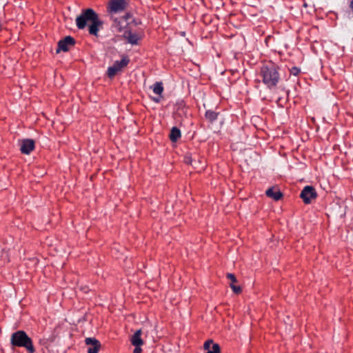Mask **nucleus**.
<instances>
[{
    "label": "nucleus",
    "mask_w": 353,
    "mask_h": 353,
    "mask_svg": "<svg viewBox=\"0 0 353 353\" xmlns=\"http://www.w3.org/2000/svg\"><path fill=\"white\" fill-rule=\"evenodd\" d=\"M133 18V16L132 14L130 13V12H126L123 17V19L126 21V22H128L132 20V19Z\"/></svg>",
    "instance_id": "obj_23"
},
{
    "label": "nucleus",
    "mask_w": 353,
    "mask_h": 353,
    "mask_svg": "<svg viewBox=\"0 0 353 353\" xmlns=\"http://www.w3.org/2000/svg\"><path fill=\"white\" fill-rule=\"evenodd\" d=\"M142 24V21L140 19L133 17L131 21L127 22L125 27H130L131 26H138Z\"/></svg>",
    "instance_id": "obj_18"
},
{
    "label": "nucleus",
    "mask_w": 353,
    "mask_h": 353,
    "mask_svg": "<svg viewBox=\"0 0 353 353\" xmlns=\"http://www.w3.org/2000/svg\"><path fill=\"white\" fill-rule=\"evenodd\" d=\"M10 343L13 347H25L29 353H34L32 341L23 330H18L12 334Z\"/></svg>",
    "instance_id": "obj_3"
},
{
    "label": "nucleus",
    "mask_w": 353,
    "mask_h": 353,
    "mask_svg": "<svg viewBox=\"0 0 353 353\" xmlns=\"http://www.w3.org/2000/svg\"><path fill=\"white\" fill-rule=\"evenodd\" d=\"M134 349L133 352L134 353H141L142 352V349L141 348V346H134Z\"/></svg>",
    "instance_id": "obj_26"
},
{
    "label": "nucleus",
    "mask_w": 353,
    "mask_h": 353,
    "mask_svg": "<svg viewBox=\"0 0 353 353\" xmlns=\"http://www.w3.org/2000/svg\"><path fill=\"white\" fill-rule=\"evenodd\" d=\"M279 101H281V97L278 99L276 103H278Z\"/></svg>",
    "instance_id": "obj_30"
},
{
    "label": "nucleus",
    "mask_w": 353,
    "mask_h": 353,
    "mask_svg": "<svg viewBox=\"0 0 353 353\" xmlns=\"http://www.w3.org/2000/svg\"><path fill=\"white\" fill-rule=\"evenodd\" d=\"M231 289L235 294H240L242 292V289L239 285L231 286Z\"/></svg>",
    "instance_id": "obj_25"
},
{
    "label": "nucleus",
    "mask_w": 353,
    "mask_h": 353,
    "mask_svg": "<svg viewBox=\"0 0 353 353\" xmlns=\"http://www.w3.org/2000/svg\"><path fill=\"white\" fill-rule=\"evenodd\" d=\"M198 159H196V168H199V164H201L202 163V161L199 159V156L196 157Z\"/></svg>",
    "instance_id": "obj_28"
},
{
    "label": "nucleus",
    "mask_w": 353,
    "mask_h": 353,
    "mask_svg": "<svg viewBox=\"0 0 353 353\" xmlns=\"http://www.w3.org/2000/svg\"><path fill=\"white\" fill-rule=\"evenodd\" d=\"M234 283H232H232L230 285V287H231V286H236V285H234Z\"/></svg>",
    "instance_id": "obj_31"
},
{
    "label": "nucleus",
    "mask_w": 353,
    "mask_h": 353,
    "mask_svg": "<svg viewBox=\"0 0 353 353\" xmlns=\"http://www.w3.org/2000/svg\"><path fill=\"white\" fill-rule=\"evenodd\" d=\"M300 197L303 199L305 204H310L312 199L317 197V193L313 186L306 185L301 190Z\"/></svg>",
    "instance_id": "obj_6"
},
{
    "label": "nucleus",
    "mask_w": 353,
    "mask_h": 353,
    "mask_svg": "<svg viewBox=\"0 0 353 353\" xmlns=\"http://www.w3.org/2000/svg\"><path fill=\"white\" fill-rule=\"evenodd\" d=\"M152 101H154V102H156V103H159V101H160V99H159V98H158V97H153V98H152Z\"/></svg>",
    "instance_id": "obj_29"
},
{
    "label": "nucleus",
    "mask_w": 353,
    "mask_h": 353,
    "mask_svg": "<svg viewBox=\"0 0 353 353\" xmlns=\"http://www.w3.org/2000/svg\"><path fill=\"white\" fill-rule=\"evenodd\" d=\"M119 70L113 65L108 68V76L110 78L114 77Z\"/></svg>",
    "instance_id": "obj_19"
},
{
    "label": "nucleus",
    "mask_w": 353,
    "mask_h": 353,
    "mask_svg": "<svg viewBox=\"0 0 353 353\" xmlns=\"http://www.w3.org/2000/svg\"><path fill=\"white\" fill-rule=\"evenodd\" d=\"M75 22L79 30H83L88 26L89 34L97 37H99V32L103 25V21L92 8L83 9L77 17Z\"/></svg>",
    "instance_id": "obj_1"
},
{
    "label": "nucleus",
    "mask_w": 353,
    "mask_h": 353,
    "mask_svg": "<svg viewBox=\"0 0 353 353\" xmlns=\"http://www.w3.org/2000/svg\"><path fill=\"white\" fill-rule=\"evenodd\" d=\"M154 93L161 95L163 92L164 88L161 81L155 82L151 87Z\"/></svg>",
    "instance_id": "obj_17"
},
{
    "label": "nucleus",
    "mask_w": 353,
    "mask_h": 353,
    "mask_svg": "<svg viewBox=\"0 0 353 353\" xmlns=\"http://www.w3.org/2000/svg\"><path fill=\"white\" fill-rule=\"evenodd\" d=\"M226 277H227L228 279L231 280V281H232V283H236V282H237V279H236V276H235V275H234V274H232V273H228V274H227V275H226Z\"/></svg>",
    "instance_id": "obj_24"
},
{
    "label": "nucleus",
    "mask_w": 353,
    "mask_h": 353,
    "mask_svg": "<svg viewBox=\"0 0 353 353\" xmlns=\"http://www.w3.org/2000/svg\"><path fill=\"white\" fill-rule=\"evenodd\" d=\"M114 23H115L116 27L117 28L118 30H119V32H121V30H122V27L120 26V24H119V21H117V20H115V21H114Z\"/></svg>",
    "instance_id": "obj_27"
},
{
    "label": "nucleus",
    "mask_w": 353,
    "mask_h": 353,
    "mask_svg": "<svg viewBox=\"0 0 353 353\" xmlns=\"http://www.w3.org/2000/svg\"><path fill=\"white\" fill-rule=\"evenodd\" d=\"M20 142V151L23 154H30L35 148V141L32 139H24Z\"/></svg>",
    "instance_id": "obj_8"
},
{
    "label": "nucleus",
    "mask_w": 353,
    "mask_h": 353,
    "mask_svg": "<svg viewBox=\"0 0 353 353\" xmlns=\"http://www.w3.org/2000/svg\"><path fill=\"white\" fill-rule=\"evenodd\" d=\"M123 37L126 40L127 43L134 46L138 45L139 41L142 39V36L137 32H133L130 27H125Z\"/></svg>",
    "instance_id": "obj_7"
},
{
    "label": "nucleus",
    "mask_w": 353,
    "mask_h": 353,
    "mask_svg": "<svg viewBox=\"0 0 353 353\" xmlns=\"http://www.w3.org/2000/svg\"><path fill=\"white\" fill-rule=\"evenodd\" d=\"M301 72V69L299 67L294 66L290 69V74L291 75L297 76Z\"/></svg>",
    "instance_id": "obj_22"
},
{
    "label": "nucleus",
    "mask_w": 353,
    "mask_h": 353,
    "mask_svg": "<svg viewBox=\"0 0 353 353\" xmlns=\"http://www.w3.org/2000/svg\"><path fill=\"white\" fill-rule=\"evenodd\" d=\"M219 114L220 112H215L212 110H207L205 112V118L209 123H213L215 121L217 120Z\"/></svg>",
    "instance_id": "obj_15"
},
{
    "label": "nucleus",
    "mask_w": 353,
    "mask_h": 353,
    "mask_svg": "<svg viewBox=\"0 0 353 353\" xmlns=\"http://www.w3.org/2000/svg\"><path fill=\"white\" fill-rule=\"evenodd\" d=\"M142 331L141 330H137L131 338V343L134 346H141L143 344V341L141 339Z\"/></svg>",
    "instance_id": "obj_12"
},
{
    "label": "nucleus",
    "mask_w": 353,
    "mask_h": 353,
    "mask_svg": "<svg viewBox=\"0 0 353 353\" xmlns=\"http://www.w3.org/2000/svg\"><path fill=\"white\" fill-rule=\"evenodd\" d=\"M176 106L177 110H179V111L182 110L183 112H184V110L186 109V108H187L185 102L182 100L177 101Z\"/></svg>",
    "instance_id": "obj_21"
},
{
    "label": "nucleus",
    "mask_w": 353,
    "mask_h": 353,
    "mask_svg": "<svg viewBox=\"0 0 353 353\" xmlns=\"http://www.w3.org/2000/svg\"><path fill=\"white\" fill-rule=\"evenodd\" d=\"M130 3V0H110L107 12L110 14H117L125 10Z\"/></svg>",
    "instance_id": "obj_4"
},
{
    "label": "nucleus",
    "mask_w": 353,
    "mask_h": 353,
    "mask_svg": "<svg viewBox=\"0 0 353 353\" xmlns=\"http://www.w3.org/2000/svg\"><path fill=\"white\" fill-rule=\"evenodd\" d=\"M349 8H350V10L345 11V12L344 13V16H346L347 19H351V12H352V11H353V0H350L349 1Z\"/></svg>",
    "instance_id": "obj_20"
},
{
    "label": "nucleus",
    "mask_w": 353,
    "mask_h": 353,
    "mask_svg": "<svg viewBox=\"0 0 353 353\" xmlns=\"http://www.w3.org/2000/svg\"><path fill=\"white\" fill-rule=\"evenodd\" d=\"M196 157H198V154H193L191 152H186L183 157V162L187 165H191L194 168L196 169Z\"/></svg>",
    "instance_id": "obj_13"
},
{
    "label": "nucleus",
    "mask_w": 353,
    "mask_h": 353,
    "mask_svg": "<svg viewBox=\"0 0 353 353\" xmlns=\"http://www.w3.org/2000/svg\"><path fill=\"white\" fill-rule=\"evenodd\" d=\"M181 137V132L179 128L174 126L171 128L169 138L172 142H176Z\"/></svg>",
    "instance_id": "obj_16"
},
{
    "label": "nucleus",
    "mask_w": 353,
    "mask_h": 353,
    "mask_svg": "<svg viewBox=\"0 0 353 353\" xmlns=\"http://www.w3.org/2000/svg\"><path fill=\"white\" fill-rule=\"evenodd\" d=\"M265 195L269 198H272L276 201L281 200L283 196V194L281 192V190L279 189L275 190L274 187L268 188L265 191Z\"/></svg>",
    "instance_id": "obj_11"
},
{
    "label": "nucleus",
    "mask_w": 353,
    "mask_h": 353,
    "mask_svg": "<svg viewBox=\"0 0 353 353\" xmlns=\"http://www.w3.org/2000/svg\"><path fill=\"white\" fill-rule=\"evenodd\" d=\"M203 348L207 350L205 353H221L219 345L214 343L212 339H208L204 343Z\"/></svg>",
    "instance_id": "obj_10"
},
{
    "label": "nucleus",
    "mask_w": 353,
    "mask_h": 353,
    "mask_svg": "<svg viewBox=\"0 0 353 353\" xmlns=\"http://www.w3.org/2000/svg\"><path fill=\"white\" fill-rule=\"evenodd\" d=\"M130 60L127 55L123 54L122 59L120 61H115L113 63V65L117 68V69L120 71L122 68L126 67L130 63Z\"/></svg>",
    "instance_id": "obj_14"
},
{
    "label": "nucleus",
    "mask_w": 353,
    "mask_h": 353,
    "mask_svg": "<svg viewBox=\"0 0 353 353\" xmlns=\"http://www.w3.org/2000/svg\"><path fill=\"white\" fill-rule=\"evenodd\" d=\"M85 343L88 346V353H98L101 347L100 341L94 337L85 338Z\"/></svg>",
    "instance_id": "obj_9"
},
{
    "label": "nucleus",
    "mask_w": 353,
    "mask_h": 353,
    "mask_svg": "<svg viewBox=\"0 0 353 353\" xmlns=\"http://www.w3.org/2000/svg\"><path fill=\"white\" fill-rule=\"evenodd\" d=\"M75 44L76 40L74 37L70 35L66 36L58 41L56 52L59 53L61 51L64 52H68L70 50V48L74 46Z\"/></svg>",
    "instance_id": "obj_5"
},
{
    "label": "nucleus",
    "mask_w": 353,
    "mask_h": 353,
    "mask_svg": "<svg viewBox=\"0 0 353 353\" xmlns=\"http://www.w3.org/2000/svg\"><path fill=\"white\" fill-rule=\"evenodd\" d=\"M279 69V67L272 61L261 67L259 74L262 78V82L268 89L272 90L276 88L280 80Z\"/></svg>",
    "instance_id": "obj_2"
}]
</instances>
